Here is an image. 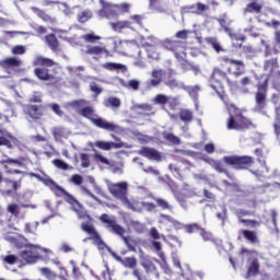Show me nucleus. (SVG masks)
Wrapping results in <instances>:
<instances>
[{
  "instance_id": "f257e3e1",
  "label": "nucleus",
  "mask_w": 280,
  "mask_h": 280,
  "mask_svg": "<svg viewBox=\"0 0 280 280\" xmlns=\"http://www.w3.org/2000/svg\"><path fill=\"white\" fill-rule=\"evenodd\" d=\"M88 104L89 102L85 100L72 101L66 104V108L71 106L74 108V110H77V113L82 115V117L90 119V121H92L96 128L107 130L108 132H116V135H121V132H124V127L97 116V114H95V109H93L91 106H88Z\"/></svg>"
},
{
  "instance_id": "f03ea898",
  "label": "nucleus",
  "mask_w": 280,
  "mask_h": 280,
  "mask_svg": "<svg viewBox=\"0 0 280 280\" xmlns=\"http://www.w3.org/2000/svg\"><path fill=\"white\" fill-rule=\"evenodd\" d=\"M28 176H31L32 178H37V180H39V183H43L46 187H48L50 189V191H54L59 198L65 196L66 202H69L72 211H75L78 218H80V219L86 218V211L82 207V203H80V201H78L75 199V197H73V195L67 192V190H65V188H62V187H60V185L56 184V182H54V179H51L50 177H43V176H40L36 173H32V172L28 173Z\"/></svg>"
},
{
  "instance_id": "7ed1b4c3",
  "label": "nucleus",
  "mask_w": 280,
  "mask_h": 280,
  "mask_svg": "<svg viewBox=\"0 0 280 280\" xmlns=\"http://www.w3.org/2000/svg\"><path fill=\"white\" fill-rule=\"evenodd\" d=\"M38 250H42V253H46L48 257H51L54 255V252L49 248L40 247V245H34V244H26L25 248L20 252V257L25 261V264H36L38 259H40V254Z\"/></svg>"
},
{
  "instance_id": "20e7f679",
  "label": "nucleus",
  "mask_w": 280,
  "mask_h": 280,
  "mask_svg": "<svg viewBox=\"0 0 280 280\" xmlns=\"http://www.w3.org/2000/svg\"><path fill=\"white\" fill-rule=\"evenodd\" d=\"M108 191L114 198L120 200L121 205L126 207V209H130V205H132V199H128V184L127 182H118V183H109L107 185Z\"/></svg>"
},
{
  "instance_id": "39448f33",
  "label": "nucleus",
  "mask_w": 280,
  "mask_h": 280,
  "mask_svg": "<svg viewBox=\"0 0 280 280\" xmlns=\"http://www.w3.org/2000/svg\"><path fill=\"white\" fill-rule=\"evenodd\" d=\"M100 220L101 222H103V224H106V229L110 233H114L115 235H119V237H121L122 242H125L129 250H135V246L130 244V237L124 236L126 230L121 228V225L117 224V221L114 218H110L108 214H102Z\"/></svg>"
},
{
  "instance_id": "423d86ee",
  "label": "nucleus",
  "mask_w": 280,
  "mask_h": 280,
  "mask_svg": "<svg viewBox=\"0 0 280 280\" xmlns=\"http://www.w3.org/2000/svg\"><path fill=\"white\" fill-rule=\"evenodd\" d=\"M268 95V79H266L262 83L257 85V92L255 95V108L256 113H260L261 115L266 114V96Z\"/></svg>"
},
{
  "instance_id": "0eeeda50",
  "label": "nucleus",
  "mask_w": 280,
  "mask_h": 280,
  "mask_svg": "<svg viewBox=\"0 0 280 280\" xmlns=\"http://www.w3.org/2000/svg\"><path fill=\"white\" fill-rule=\"evenodd\" d=\"M100 3L102 5V10L98 11V16H101V19H108L110 21L113 19H117V16L121 14V7L110 4L105 0H100Z\"/></svg>"
},
{
  "instance_id": "6e6552de",
  "label": "nucleus",
  "mask_w": 280,
  "mask_h": 280,
  "mask_svg": "<svg viewBox=\"0 0 280 280\" xmlns=\"http://www.w3.org/2000/svg\"><path fill=\"white\" fill-rule=\"evenodd\" d=\"M250 126V120L242 116L240 113L233 115V110H230V118L228 121V130H244Z\"/></svg>"
},
{
  "instance_id": "1a4fd4ad",
  "label": "nucleus",
  "mask_w": 280,
  "mask_h": 280,
  "mask_svg": "<svg viewBox=\"0 0 280 280\" xmlns=\"http://www.w3.org/2000/svg\"><path fill=\"white\" fill-rule=\"evenodd\" d=\"M223 161L226 165H232L233 167H235V170H244L245 165L253 163V158L248 155H244V156L230 155V156H224Z\"/></svg>"
},
{
  "instance_id": "9d476101",
  "label": "nucleus",
  "mask_w": 280,
  "mask_h": 280,
  "mask_svg": "<svg viewBox=\"0 0 280 280\" xmlns=\"http://www.w3.org/2000/svg\"><path fill=\"white\" fill-rule=\"evenodd\" d=\"M82 231L84 233H88L90 235V240L93 241V244L97 246L98 250H104V248H108L104 241H102V237H100V234H97V231H95V228L89 223H83L81 225Z\"/></svg>"
},
{
  "instance_id": "9b49d317",
  "label": "nucleus",
  "mask_w": 280,
  "mask_h": 280,
  "mask_svg": "<svg viewBox=\"0 0 280 280\" xmlns=\"http://www.w3.org/2000/svg\"><path fill=\"white\" fill-rule=\"evenodd\" d=\"M180 45V42H173L170 39H165L163 43V47H165V49H168L170 51H174L175 58L179 62H183L185 58H187V54L185 52V48Z\"/></svg>"
},
{
  "instance_id": "f8f14e48",
  "label": "nucleus",
  "mask_w": 280,
  "mask_h": 280,
  "mask_svg": "<svg viewBox=\"0 0 280 280\" xmlns=\"http://www.w3.org/2000/svg\"><path fill=\"white\" fill-rule=\"evenodd\" d=\"M223 82H229V79H226V74H224L220 70H214L211 79H210V86L222 97V83Z\"/></svg>"
},
{
  "instance_id": "ddd939ff",
  "label": "nucleus",
  "mask_w": 280,
  "mask_h": 280,
  "mask_svg": "<svg viewBox=\"0 0 280 280\" xmlns=\"http://www.w3.org/2000/svg\"><path fill=\"white\" fill-rule=\"evenodd\" d=\"M138 154H140V156H144V159H149V161H155L156 163H161V161H163V153L159 152L154 148L143 147L138 151Z\"/></svg>"
},
{
  "instance_id": "4468645a",
  "label": "nucleus",
  "mask_w": 280,
  "mask_h": 280,
  "mask_svg": "<svg viewBox=\"0 0 280 280\" xmlns=\"http://www.w3.org/2000/svg\"><path fill=\"white\" fill-rule=\"evenodd\" d=\"M145 209L147 211H154L156 209V206L152 202H143L139 201L137 198L131 199V205L129 207V211H135L136 213H141Z\"/></svg>"
},
{
  "instance_id": "2eb2a0df",
  "label": "nucleus",
  "mask_w": 280,
  "mask_h": 280,
  "mask_svg": "<svg viewBox=\"0 0 280 280\" xmlns=\"http://www.w3.org/2000/svg\"><path fill=\"white\" fill-rule=\"evenodd\" d=\"M262 8L264 5L257 2V0H250V2L246 4L243 10V14L245 19H247L248 23H253V18H248V14H259Z\"/></svg>"
},
{
  "instance_id": "dca6fc26",
  "label": "nucleus",
  "mask_w": 280,
  "mask_h": 280,
  "mask_svg": "<svg viewBox=\"0 0 280 280\" xmlns=\"http://www.w3.org/2000/svg\"><path fill=\"white\" fill-rule=\"evenodd\" d=\"M95 148H98V150H104L105 152H108L110 150H119L121 148H126V143L124 142H108L103 140H97L93 143Z\"/></svg>"
},
{
  "instance_id": "f3484780",
  "label": "nucleus",
  "mask_w": 280,
  "mask_h": 280,
  "mask_svg": "<svg viewBox=\"0 0 280 280\" xmlns=\"http://www.w3.org/2000/svg\"><path fill=\"white\" fill-rule=\"evenodd\" d=\"M108 253H110L112 257L116 259V261H119L125 268H137V258L135 257H126L121 258V256L117 255L115 252H112L109 247H107Z\"/></svg>"
},
{
  "instance_id": "a211bd4d",
  "label": "nucleus",
  "mask_w": 280,
  "mask_h": 280,
  "mask_svg": "<svg viewBox=\"0 0 280 280\" xmlns=\"http://www.w3.org/2000/svg\"><path fill=\"white\" fill-rule=\"evenodd\" d=\"M42 5H44L45 8L49 5H57L58 10L65 13L66 16H71V14H73V12L71 11V8H69V5L66 2L44 0L42 2Z\"/></svg>"
},
{
  "instance_id": "6ab92c4d",
  "label": "nucleus",
  "mask_w": 280,
  "mask_h": 280,
  "mask_svg": "<svg viewBox=\"0 0 280 280\" xmlns=\"http://www.w3.org/2000/svg\"><path fill=\"white\" fill-rule=\"evenodd\" d=\"M51 135L54 136L55 141L62 143L65 139H69L71 131L65 127H54L51 129Z\"/></svg>"
},
{
  "instance_id": "aec40b11",
  "label": "nucleus",
  "mask_w": 280,
  "mask_h": 280,
  "mask_svg": "<svg viewBox=\"0 0 280 280\" xmlns=\"http://www.w3.org/2000/svg\"><path fill=\"white\" fill-rule=\"evenodd\" d=\"M151 80L144 83L145 91H150L153 86H159L161 84V80H163V70H153Z\"/></svg>"
},
{
  "instance_id": "412c9836",
  "label": "nucleus",
  "mask_w": 280,
  "mask_h": 280,
  "mask_svg": "<svg viewBox=\"0 0 280 280\" xmlns=\"http://www.w3.org/2000/svg\"><path fill=\"white\" fill-rule=\"evenodd\" d=\"M224 62H229L232 65V67L235 69V75H243V73L246 71V66L244 65V61L242 60H235V59H229L226 57H223Z\"/></svg>"
},
{
  "instance_id": "4be33fe9",
  "label": "nucleus",
  "mask_w": 280,
  "mask_h": 280,
  "mask_svg": "<svg viewBox=\"0 0 280 280\" xmlns=\"http://www.w3.org/2000/svg\"><path fill=\"white\" fill-rule=\"evenodd\" d=\"M186 231H187V233H196V231H199V233H200L202 240H205V242H209V240H211V237H212L211 233L200 229V225H198L196 223L187 225Z\"/></svg>"
},
{
  "instance_id": "5701e85b",
  "label": "nucleus",
  "mask_w": 280,
  "mask_h": 280,
  "mask_svg": "<svg viewBox=\"0 0 280 280\" xmlns=\"http://www.w3.org/2000/svg\"><path fill=\"white\" fill-rule=\"evenodd\" d=\"M25 112L32 119H40L43 117V108L37 105H28L25 107Z\"/></svg>"
},
{
  "instance_id": "b1692460",
  "label": "nucleus",
  "mask_w": 280,
  "mask_h": 280,
  "mask_svg": "<svg viewBox=\"0 0 280 280\" xmlns=\"http://www.w3.org/2000/svg\"><path fill=\"white\" fill-rule=\"evenodd\" d=\"M259 273V261L257 258H254L248 267L247 273L245 275V279H253Z\"/></svg>"
},
{
  "instance_id": "393cba45",
  "label": "nucleus",
  "mask_w": 280,
  "mask_h": 280,
  "mask_svg": "<svg viewBox=\"0 0 280 280\" xmlns=\"http://www.w3.org/2000/svg\"><path fill=\"white\" fill-rule=\"evenodd\" d=\"M201 161H203L205 163H207L208 165H210V167H212L213 170H215V172H219L220 174L224 173V167L222 166V162L220 161H215L211 158H207V156H202Z\"/></svg>"
},
{
  "instance_id": "a878e982",
  "label": "nucleus",
  "mask_w": 280,
  "mask_h": 280,
  "mask_svg": "<svg viewBox=\"0 0 280 280\" xmlns=\"http://www.w3.org/2000/svg\"><path fill=\"white\" fill-rule=\"evenodd\" d=\"M159 223L166 224L168 226H174V229H180V223L167 214H161Z\"/></svg>"
},
{
  "instance_id": "bb28decb",
  "label": "nucleus",
  "mask_w": 280,
  "mask_h": 280,
  "mask_svg": "<svg viewBox=\"0 0 280 280\" xmlns=\"http://www.w3.org/2000/svg\"><path fill=\"white\" fill-rule=\"evenodd\" d=\"M184 91H187L188 95L195 101V106L198 108V93H200V85L186 86L184 85Z\"/></svg>"
},
{
  "instance_id": "cd10ccee",
  "label": "nucleus",
  "mask_w": 280,
  "mask_h": 280,
  "mask_svg": "<svg viewBox=\"0 0 280 280\" xmlns=\"http://www.w3.org/2000/svg\"><path fill=\"white\" fill-rule=\"evenodd\" d=\"M218 23L221 25V27H223L225 34H228L232 40H244L242 37L237 38V35L233 34L231 28L226 26V15H224L222 19H218Z\"/></svg>"
},
{
  "instance_id": "c85d7f7f",
  "label": "nucleus",
  "mask_w": 280,
  "mask_h": 280,
  "mask_svg": "<svg viewBox=\"0 0 280 280\" xmlns=\"http://www.w3.org/2000/svg\"><path fill=\"white\" fill-rule=\"evenodd\" d=\"M23 61L16 57L4 58V69H14V67H21Z\"/></svg>"
},
{
  "instance_id": "c756f323",
  "label": "nucleus",
  "mask_w": 280,
  "mask_h": 280,
  "mask_svg": "<svg viewBox=\"0 0 280 280\" xmlns=\"http://www.w3.org/2000/svg\"><path fill=\"white\" fill-rule=\"evenodd\" d=\"M179 119L184 124H191V121L194 120V112L189 109H180Z\"/></svg>"
},
{
  "instance_id": "7c9ffc66",
  "label": "nucleus",
  "mask_w": 280,
  "mask_h": 280,
  "mask_svg": "<svg viewBox=\"0 0 280 280\" xmlns=\"http://www.w3.org/2000/svg\"><path fill=\"white\" fill-rule=\"evenodd\" d=\"M109 25L114 32H121L122 30H128V27H130V22L128 21L109 22Z\"/></svg>"
},
{
  "instance_id": "2f4dec72",
  "label": "nucleus",
  "mask_w": 280,
  "mask_h": 280,
  "mask_svg": "<svg viewBox=\"0 0 280 280\" xmlns=\"http://www.w3.org/2000/svg\"><path fill=\"white\" fill-rule=\"evenodd\" d=\"M21 206L16 205V203H9L7 206V211L8 213H11V215H14V218H22L25 219V213L19 212Z\"/></svg>"
},
{
  "instance_id": "473e14b6",
  "label": "nucleus",
  "mask_w": 280,
  "mask_h": 280,
  "mask_svg": "<svg viewBox=\"0 0 280 280\" xmlns=\"http://www.w3.org/2000/svg\"><path fill=\"white\" fill-rule=\"evenodd\" d=\"M104 106H106V108H119L121 101L117 97H109L104 101Z\"/></svg>"
},
{
  "instance_id": "72a5a7b5",
  "label": "nucleus",
  "mask_w": 280,
  "mask_h": 280,
  "mask_svg": "<svg viewBox=\"0 0 280 280\" xmlns=\"http://www.w3.org/2000/svg\"><path fill=\"white\" fill-rule=\"evenodd\" d=\"M165 84L171 91H176V89H185V83L179 82L176 79H170L165 82Z\"/></svg>"
},
{
  "instance_id": "f704fd0d",
  "label": "nucleus",
  "mask_w": 280,
  "mask_h": 280,
  "mask_svg": "<svg viewBox=\"0 0 280 280\" xmlns=\"http://www.w3.org/2000/svg\"><path fill=\"white\" fill-rule=\"evenodd\" d=\"M35 75L39 80H51V74H49V70L44 68H37L35 69Z\"/></svg>"
},
{
  "instance_id": "c9c22d12",
  "label": "nucleus",
  "mask_w": 280,
  "mask_h": 280,
  "mask_svg": "<svg viewBox=\"0 0 280 280\" xmlns=\"http://www.w3.org/2000/svg\"><path fill=\"white\" fill-rule=\"evenodd\" d=\"M35 66H42V67H54V60L45 57H37L34 60Z\"/></svg>"
},
{
  "instance_id": "e433bc0d",
  "label": "nucleus",
  "mask_w": 280,
  "mask_h": 280,
  "mask_svg": "<svg viewBox=\"0 0 280 280\" xmlns=\"http://www.w3.org/2000/svg\"><path fill=\"white\" fill-rule=\"evenodd\" d=\"M242 233H243L244 237L247 238L248 242H250L252 244L259 243V238H257V233H255L253 231H248V230H243Z\"/></svg>"
},
{
  "instance_id": "4c0bfd02",
  "label": "nucleus",
  "mask_w": 280,
  "mask_h": 280,
  "mask_svg": "<svg viewBox=\"0 0 280 280\" xmlns=\"http://www.w3.org/2000/svg\"><path fill=\"white\" fill-rule=\"evenodd\" d=\"M163 138L168 141V143H173V145H180V138L174 133L163 132Z\"/></svg>"
},
{
  "instance_id": "58836bf2",
  "label": "nucleus",
  "mask_w": 280,
  "mask_h": 280,
  "mask_svg": "<svg viewBox=\"0 0 280 280\" xmlns=\"http://www.w3.org/2000/svg\"><path fill=\"white\" fill-rule=\"evenodd\" d=\"M46 43L52 49L56 51L58 49V39L56 38V35L49 34L46 36Z\"/></svg>"
},
{
  "instance_id": "ea45409f",
  "label": "nucleus",
  "mask_w": 280,
  "mask_h": 280,
  "mask_svg": "<svg viewBox=\"0 0 280 280\" xmlns=\"http://www.w3.org/2000/svg\"><path fill=\"white\" fill-rule=\"evenodd\" d=\"M141 265L147 272H154L156 270V266H154L150 258H143Z\"/></svg>"
},
{
  "instance_id": "a19ab883",
  "label": "nucleus",
  "mask_w": 280,
  "mask_h": 280,
  "mask_svg": "<svg viewBox=\"0 0 280 280\" xmlns=\"http://www.w3.org/2000/svg\"><path fill=\"white\" fill-rule=\"evenodd\" d=\"M208 45H211V47L217 51V54H220L222 51V46L220 45V42H218V38L215 37H209L207 38Z\"/></svg>"
},
{
  "instance_id": "79ce46f5",
  "label": "nucleus",
  "mask_w": 280,
  "mask_h": 280,
  "mask_svg": "<svg viewBox=\"0 0 280 280\" xmlns=\"http://www.w3.org/2000/svg\"><path fill=\"white\" fill-rule=\"evenodd\" d=\"M258 19V23H264L266 27H271L272 30H276V32H279L280 27V21L279 20H271V22L261 21V19Z\"/></svg>"
},
{
  "instance_id": "37998d69",
  "label": "nucleus",
  "mask_w": 280,
  "mask_h": 280,
  "mask_svg": "<svg viewBox=\"0 0 280 280\" xmlns=\"http://www.w3.org/2000/svg\"><path fill=\"white\" fill-rule=\"evenodd\" d=\"M103 69H107V71H119L124 69V66L115 62H106L102 65Z\"/></svg>"
},
{
  "instance_id": "c03bdc74",
  "label": "nucleus",
  "mask_w": 280,
  "mask_h": 280,
  "mask_svg": "<svg viewBox=\"0 0 280 280\" xmlns=\"http://www.w3.org/2000/svg\"><path fill=\"white\" fill-rule=\"evenodd\" d=\"M40 275L46 277L48 280H56V272L51 271V269L44 267L39 269Z\"/></svg>"
},
{
  "instance_id": "a18cd8bd",
  "label": "nucleus",
  "mask_w": 280,
  "mask_h": 280,
  "mask_svg": "<svg viewBox=\"0 0 280 280\" xmlns=\"http://www.w3.org/2000/svg\"><path fill=\"white\" fill-rule=\"evenodd\" d=\"M152 246L156 250V254L160 257V259H162V261L165 264V253L161 250L162 248L161 242L153 241Z\"/></svg>"
},
{
  "instance_id": "49530a36",
  "label": "nucleus",
  "mask_w": 280,
  "mask_h": 280,
  "mask_svg": "<svg viewBox=\"0 0 280 280\" xmlns=\"http://www.w3.org/2000/svg\"><path fill=\"white\" fill-rule=\"evenodd\" d=\"M94 159L97 163H102L103 165H110V161L106 159L104 155L100 154L95 149H93Z\"/></svg>"
},
{
  "instance_id": "de8ad7c7",
  "label": "nucleus",
  "mask_w": 280,
  "mask_h": 280,
  "mask_svg": "<svg viewBox=\"0 0 280 280\" xmlns=\"http://www.w3.org/2000/svg\"><path fill=\"white\" fill-rule=\"evenodd\" d=\"M86 180L90 182V184L93 186V189L96 194H98L100 196H102V194H104V190H102V187H100L97 185V183L95 182V177L89 175L86 177Z\"/></svg>"
},
{
  "instance_id": "09e8293b",
  "label": "nucleus",
  "mask_w": 280,
  "mask_h": 280,
  "mask_svg": "<svg viewBox=\"0 0 280 280\" xmlns=\"http://www.w3.org/2000/svg\"><path fill=\"white\" fill-rule=\"evenodd\" d=\"M277 59H271L265 62V71H269V73H272V71H276L278 69Z\"/></svg>"
},
{
  "instance_id": "8fccbe9b",
  "label": "nucleus",
  "mask_w": 280,
  "mask_h": 280,
  "mask_svg": "<svg viewBox=\"0 0 280 280\" xmlns=\"http://www.w3.org/2000/svg\"><path fill=\"white\" fill-rule=\"evenodd\" d=\"M209 10V5L203 4L202 2L196 3V11H194V14H198L199 16H202Z\"/></svg>"
},
{
  "instance_id": "3c124183",
  "label": "nucleus",
  "mask_w": 280,
  "mask_h": 280,
  "mask_svg": "<svg viewBox=\"0 0 280 280\" xmlns=\"http://www.w3.org/2000/svg\"><path fill=\"white\" fill-rule=\"evenodd\" d=\"M81 167H91V156L86 153L80 154Z\"/></svg>"
},
{
  "instance_id": "603ef678",
  "label": "nucleus",
  "mask_w": 280,
  "mask_h": 280,
  "mask_svg": "<svg viewBox=\"0 0 280 280\" xmlns=\"http://www.w3.org/2000/svg\"><path fill=\"white\" fill-rule=\"evenodd\" d=\"M52 164L55 165V167H58V170H63V172H67V170H71L69 164L60 159L54 160Z\"/></svg>"
},
{
  "instance_id": "864d4df0",
  "label": "nucleus",
  "mask_w": 280,
  "mask_h": 280,
  "mask_svg": "<svg viewBox=\"0 0 280 280\" xmlns=\"http://www.w3.org/2000/svg\"><path fill=\"white\" fill-rule=\"evenodd\" d=\"M3 264L8 266H14L19 261V257L16 255H7L2 258Z\"/></svg>"
},
{
  "instance_id": "5fc2aeb1",
  "label": "nucleus",
  "mask_w": 280,
  "mask_h": 280,
  "mask_svg": "<svg viewBox=\"0 0 280 280\" xmlns=\"http://www.w3.org/2000/svg\"><path fill=\"white\" fill-rule=\"evenodd\" d=\"M32 11L37 14V16H39V19H43V21H51V18L45 13V11L36 8V7H32Z\"/></svg>"
},
{
  "instance_id": "6e6d98bb",
  "label": "nucleus",
  "mask_w": 280,
  "mask_h": 280,
  "mask_svg": "<svg viewBox=\"0 0 280 280\" xmlns=\"http://www.w3.org/2000/svg\"><path fill=\"white\" fill-rule=\"evenodd\" d=\"M166 104L174 110L177 106H180V100L178 96H168Z\"/></svg>"
},
{
  "instance_id": "4d7b16f0",
  "label": "nucleus",
  "mask_w": 280,
  "mask_h": 280,
  "mask_svg": "<svg viewBox=\"0 0 280 280\" xmlns=\"http://www.w3.org/2000/svg\"><path fill=\"white\" fill-rule=\"evenodd\" d=\"M25 51H27V49L23 45L13 46L11 49V54H13L14 56H23Z\"/></svg>"
},
{
  "instance_id": "13d9d810",
  "label": "nucleus",
  "mask_w": 280,
  "mask_h": 280,
  "mask_svg": "<svg viewBox=\"0 0 280 280\" xmlns=\"http://www.w3.org/2000/svg\"><path fill=\"white\" fill-rule=\"evenodd\" d=\"M86 54H90V56H100V54H104V48L100 46H92L88 48Z\"/></svg>"
},
{
  "instance_id": "bf43d9fd",
  "label": "nucleus",
  "mask_w": 280,
  "mask_h": 280,
  "mask_svg": "<svg viewBox=\"0 0 280 280\" xmlns=\"http://www.w3.org/2000/svg\"><path fill=\"white\" fill-rule=\"evenodd\" d=\"M147 54L148 58H151V60H159V52L154 46H149L147 48Z\"/></svg>"
},
{
  "instance_id": "052dcab7",
  "label": "nucleus",
  "mask_w": 280,
  "mask_h": 280,
  "mask_svg": "<svg viewBox=\"0 0 280 280\" xmlns=\"http://www.w3.org/2000/svg\"><path fill=\"white\" fill-rule=\"evenodd\" d=\"M92 16H93V13H91V11L86 10V11L81 12L78 15V19H79L80 23H86V21H89V19H91Z\"/></svg>"
},
{
  "instance_id": "680f3d73",
  "label": "nucleus",
  "mask_w": 280,
  "mask_h": 280,
  "mask_svg": "<svg viewBox=\"0 0 280 280\" xmlns=\"http://www.w3.org/2000/svg\"><path fill=\"white\" fill-rule=\"evenodd\" d=\"M250 84H253V82L250 81V78L244 77L243 79H241L240 85H241V89H243V93H248V89H246V86H250Z\"/></svg>"
},
{
  "instance_id": "e2e57ef3",
  "label": "nucleus",
  "mask_w": 280,
  "mask_h": 280,
  "mask_svg": "<svg viewBox=\"0 0 280 280\" xmlns=\"http://www.w3.org/2000/svg\"><path fill=\"white\" fill-rule=\"evenodd\" d=\"M167 95L165 94H158L154 98L153 102L154 104H161L162 106H165L167 104Z\"/></svg>"
},
{
  "instance_id": "0e129e2a",
  "label": "nucleus",
  "mask_w": 280,
  "mask_h": 280,
  "mask_svg": "<svg viewBox=\"0 0 280 280\" xmlns=\"http://www.w3.org/2000/svg\"><path fill=\"white\" fill-rule=\"evenodd\" d=\"M81 38L85 40V43H95V40H102V37L94 34H85L82 35Z\"/></svg>"
},
{
  "instance_id": "69168bd1",
  "label": "nucleus",
  "mask_w": 280,
  "mask_h": 280,
  "mask_svg": "<svg viewBox=\"0 0 280 280\" xmlns=\"http://www.w3.org/2000/svg\"><path fill=\"white\" fill-rule=\"evenodd\" d=\"M130 226H132V229H135V231H137L138 233H143L145 229V225H143V223L139 221H131Z\"/></svg>"
},
{
  "instance_id": "338daca9",
  "label": "nucleus",
  "mask_w": 280,
  "mask_h": 280,
  "mask_svg": "<svg viewBox=\"0 0 280 280\" xmlns=\"http://www.w3.org/2000/svg\"><path fill=\"white\" fill-rule=\"evenodd\" d=\"M70 183H73V185L80 186L82 185V183H84V178L82 177V175L74 174L71 176Z\"/></svg>"
},
{
  "instance_id": "774afa93",
  "label": "nucleus",
  "mask_w": 280,
  "mask_h": 280,
  "mask_svg": "<svg viewBox=\"0 0 280 280\" xmlns=\"http://www.w3.org/2000/svg\"><path fill=\"white\" fill-rule=\"evenodd\" d=\"M273 49L276 52L280 51V31L275 32V46Z\"/></svg>"
}]
</instances>
